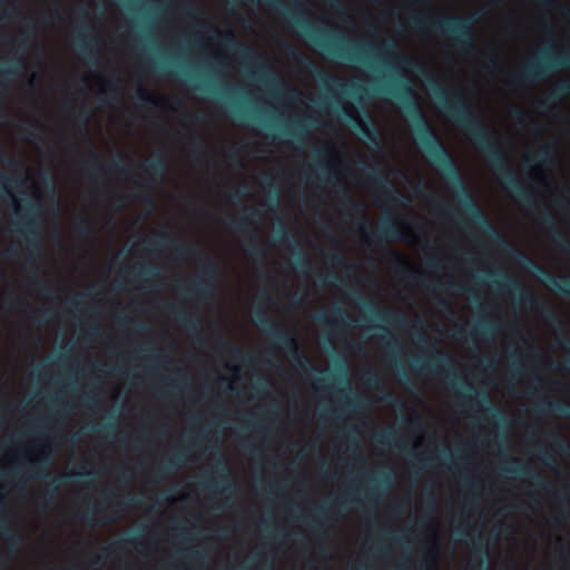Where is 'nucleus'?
Returning a JSON list of instances; mask_svg holds the SVG:
<instances>
[{"mask_svg":"<svg viewBox=\"0 0 570 570\" xmlns=\"http://www.w3.org/2000/svg\"><path fill=\"white\" fill-rule=\"evenodd\" d=\"M340 195H341V199H342V204L350 208V209H355L357 206H356V203L353 200V198L351 197V195L348 194L347 190H341L340 191Z\"/></svg>","mask_w":570,"mask_h":570,"instance_id":"60","label":"nucleus"},{"mask_svg":"<svg viewBox=\"0 0 570 570\" xmlns=\"http://www.w3.org/2000/svg\"><path fill=\"white\" fill-rule=\"evenodd\" d=\"M135 266V276L142 281H148L155 276H158L160 271L158 267L147 265L145 263H137Z\"/></svg>","mask_w":570,"mask_h":570,"instance_id":"40","label":"nucleus"},{"mask_svg":"<svg viewBox=\"0 0 570 570\" xmlns=\"http://www.w3.org/2000/svg\"><path fill=\"white\" fill-rule=\"evenodd\" d=\"M374 494V488H371L367 492H366V503H371L372 501V497ZM353 503H356L357 505L360 507H364L365 505V501L360 499V498H356L354 497L353 494L348 493V494H345L343 495L337 502H336V507L337 508H343V509H347L351 504Z\"/></svg>","mask_w":570,"mask_h":570,"instance_id":"35","label":"nucleus"},{"mask_svg":"<svg viewBox=\"0 0 570 570\" xmlns=\"http://www.w3.org/2000/svg\"><path fill=\"white\" fill-rule=\"evenodd\" d=\"M29 284L36 287L42 296H49L51 294V288L39 277L37 272L30 275Z\"/></svg>","mask_w":570,"mask_h":570,"instance_id":"46","label":"nucleus"},{"mask_svg":"<svg viewBox=\"0 0 570 570\" xmlns=\"http://www.w3.org/2000/svg\"><path fill=\"white\" fill-rule=\"evenodd\" d=\"M216 451L218 454L217 455V464H216L217 479H214L212 475H206L202 483L204 487H206L208 489H213V490H217V491H232L233 485L228 481L229 474L225 466V461H224L220 448L216 446Z\"/></svg>","mask_w":570,"mask_h":570,"instance_id":"19","label":"nucleus"},{"mask_svg":"<svg viewBox=\"0 0 570 570\" xmlns=\"http://www.w3.org/2000/svg\"><path fill=\"white\" fill-rule=\"evenodd\" d=\"M77 518L82 521L83 524L94 527L98 524L97 522V510L95 508L88 507L81 513H77Z\"/></svg>","mask_w":570,"mask_h":570,"instance_id":"47","label":"nucleus"},{"mask_svg":"<svg viewBox=\"0 0 570 570\" xmlns=\"http://www.w3.org/2000/svg\"><path fill=\"white\" fill-rule=\"evenodd\" d=\"M328 258H330L332 264H335V265H338V266H348L347 263H346V259L341 254L332 253L328 256Z\"/></svg>","mask_w":570,"mask_h":570,"instance_id":"63","label":"nucleus"},{"mask_svg":"<svg viewBox=\"0 0 570 570\" xmlns=\"http://www.w3.org/2000/svg\"><path fill=\"white\" fill-rule=\"evenodd\" d=\"M222 345L224 347H227L229 348L234 356L238 360H240L242 362H248L252 360V356L247 353H244L239 347L235 346V345H232V344H225V343H222Z\"/></svg>","mask_w":570,"mask_h":570,"instance_id":"52","label":"nucleus"},{"mask_svg":"<svg viewBox=\"0 0 570 570\" xmlns=\"http://www.w3.org/2000/svg\"><path fill=\"white\" fill-rule=\"evenodd\" d=\"M92 475H96V473L94 471H88V472H75V473H71V474H68V473H63L61 475H58V476H53L51 480H50V487H51V490L48 491L46 493V497L43 498V500L40 502V505L43 507V508H47L51 504V501H52V498H53V494L55 492L61 487V485H65L67 484L68 482H70L72 479L75 478H78V476H92Z\"/></svg>","mask_w":570,"mask_h":570,"instance_id":"25","label":"nucleus"},{"mask_svg":"<svg viewBox=\"0 0 570 570\" xmlns=\"http://www.w3.org/2000/svg\"><path fill=\"white\" fill-rule=\"evenodd\" d=\"M262 218L263 215L259 209L249 207L244 209V214L239 218L226 217L223 224L225 227L248 236L249 242L244 249L245 255L255 262L264 263L267 256L266 248L261 243L258 234L248 228L257 227Z\"/></svg>","mask_w":570,"mask_h":570,"instance_id":"10","label":"nucleus"},{"mask_svg":"<svg viewBox=\"0 0 570 570\" xmlns=\"http://www.w3.org/2000/svg\"><path fill=\"white\" fill-rule=\"evenodd\" d=\"M75 234L81 238L89 239L96 234V223L91 217H78L72 223Z\"/></svg>","mask_w":570,"mask_h":570,"instance_id":"29","label":"nucleus"},{"mask_svg":"<svg viewBox=\"0 0 570 570\" xmlns=\"http://www.w3.org/2000/svg\"><path fill=\"white\" fill-rule=\"evenodd\" d=\"M249 1L264 4L271 12L285 18L330 58L374 68L375 62L380 61L382 57L392 59V66L396 69L414 70L421 73L425 72L423 63L397 51L394 40H384L380 47H375L370 42H358L343 35L331 33L311 23L308 19L302 14L303 7L299 3L288 7L279 0Z\"/></svg>","mask_w":570,"mask_h":570,"instance_id":"2","label":"nucleus"},{"mask_svg":"<svg viewBox=\"0 0 570 570\" xmlns=\"http://www.w3.org/2000/svg\"><path fill=\"white\" fill-rule=\"evenodd\" d=\"M232 114L237 118V119H240V120H252L254 122H257V124H261L263 125L264 127H267L266 124H264L261 118L254 116L253 114L250 112H247V111H244V110H240V109H235L233 108L232 109Z\"/></svg>","mask_w":570,"mask_h":570,"instance_id":"50","label":"nucleus"},{"mask_svg":"<svg viewBox=\"0 0 570 570\" xmlns=\"http://www.w3.org/2000/svg\"><path fill=\"white\" fill-rule=\"evenodd\" d=\"M504 472L514 475L521 481H527L531 483L532 487L540 490H547L550 487L549 482L543 476L525 464L508 465L504 468Z\"/></svg>","mask_w":570,"mask_h":570,"instance_id":"20","label":"nucleus"},{"mask_svg":"<svg viewBox=\"0 0 570 570\" xmlns=\"http://www.w3.org/2000/svg\"><path fill=\"white\" fill-rule=\"evenodd\" d=\"M413 365L422 373L428 371L434 374L438 373L440 370H446L449 373L453 374L455 380H459V376L456 372L453 370V366L450 364L449 360L436 346H433L431 348L430 358L416 360L413 363Z\"/></svg>","mask_w":570,"mask_h":570,"instance_id":"18","label":"nucleus"},{"mask_svg":"<svg viewBox=\"0 0 570 570\" xmlns=\"http://www.w3.org/2000/svg\"><path fill=\"white\" fill-rule=\"evenodd\" d=\"M45 214V207L40 200L28 202L21 218L12 222V232L23 236L26 240L29 263H36L42 252Z\"/></svg>","mask_w":570,"mask_h":570,"instance_id":"8","label":"nucleus"},{"mask_svg":"<svg viewBox=\"0 0 570 570\" xmlns=\"http://www.w3.org/2000/svg\"><path fill=\"white\" fill-rule=\"evenodd\" d=\"M561 67H570V53L564 56L553 49H546L540 56L512 73L510 79L513 83L533 82L543 79Z\"/></svg>","mask_w":570,"mask_h":570,"instance_id":"9","label":"nucleus"},{"mask_svg":"<svg viewBox=\"0 0 570 570\" xmlns=\"http://www.w3.org/2000/svg\"><path fill=\"white\" fill-rule=\"evenodd\" d=\"M87 27H83L77 35L75 39V46L76 48L88 58L89 61L96 62L97 61V47L94 42H88L87 40Z\"/></svg>","mask_w":570,"mask_h":570,"instance_id":"28","label":"nucleus"},{"mask_svg":"<svg viewBox=\"0 0 570 570\" xmlns=\"http://www.w3.org/2000/svg\"><path fill=\"white\" fill-rule=\"evenodd\" d=\"M365 476L374 483L375 487L390 485L391 484V475L389 472H380V473H366Z\"/></svg>","mask_w":570,"mask_h":570,"instance_id":"48","label":"nucleus"},{"mask_svg":"<svg viewBox=\"0 0 570 570\" xmlns=\"http://www.w3.org/2000/svg\"><path fill=\"white\" fill-rule=\"evenodd\" d=\"M23 67L22 57L16 59L10 65L0 67V78L2 80H9L17 77Z\"/></svg>","mask_w":570,"mask_h":570,"instance_id":"38","label":"nucleus"},{"mask_svg":"<svg viewBox=\"0 0 570 570\" xmlns=\"http://www.w3.org/2000/svg\"><path fill=\"white\" fill-rule=\"evenodd\" d=\"M568 95H570V82L564 79L558 80L550 92L538 102V109L549 111L551 110V102H558Z\"/></svg>","mask_w":570,"mask_h":570,"instance_id":"23","label":"nucleus"},{"mask_svg":"<svg viewBox=\"0 0 570 570\" xmlns=\"http://www.w3.org/2000/svg\"><path fill=\"white\" fill-rule=\"evenodd\" d=\"M453 389L458 396L463 401L471 403H483L487 404L484 411L493 416L501 415L500 412L491 404V400L488 393L478 392L471 384H466L465 389H461L456 382H453Z\"/></svg>","mask_w":570,"mask_h":570,"instance_id":"21","label":"nucleus"},{"mask_svg":"<svg viewBox=\"0 0 570 570\" xmlns=\"http://www.w3.org/2000/svg\"><path fill=\"white\" fill-rule=\"evenodd\" d=\"M380 318L396 328H405L410 324L405 315L401 312L392 313L391 311L384 309Z\"/></svg>","mask_w":570,"mask_h":570,"instance_id":"33","label":"nucleus"},{"mask_svg":"<svg viewBox=\"0 0 570 570\" xmlns=\"http://www.w3.org/2000/svg\"><path fill=\"white\" fill-rule=\"evenodd\" d=\"M358 233L370 245L392 243L404 239L403 229L392 216L384 217L380 222L376 232H373L371 226L365 220H362L358 225Z\"/></svg>","mask_w":570,"mask_h":570,"instance_id":"11","label":"nucleus"},{"mask_svg":"<svg viewBox=\"0 0 570 570\" xmlns=\"http://www.w3.org/2000/svg\"><path fill=\"white\" fill-rule=\"evenodd\" d=\"M429 88L445 116L453 120L466 138L483 154L493 175L509 190L514 199L525 206L535 203L538 195L525 187L511 168L507 154L494 138L489 126L471 110L464 96L455 92L452 97L433 77L428 78Z\"/></svg>","mask_w":570,"mask_h":570,"instance_id":"3","label":"nucleus"},{"mask_svg":"<svg viewBox=\"0 0 570 570\" xmlns=\"http://www.w3.org/2000/svg\"><path fill=\"white\" fill-rule=\"evenodd\" d=\"M134 101L138 106L148 105L151 107H157L159 105L158 100L142 87H139L136 90L134 95Z\"/></svg>","mask_w":570,"mask_h":570,"instance_id":"42","label":"nucleus"},{"mask_svg":"<svg viewBox=\"0 0 570 570\" xmlns=\"http://www.w3.org/2000/svg\"><path fill=\"white\" fill-rule=\"evenodd\" d=\"M562 348H564L569 355L566 357L562 364L554 366L556 370L570 372V341L561 343Z\"/></svg>","mask_w":570,"mask_h":570,"instance_id":"54","label":"nucleus"},{"mask_svg":"<svg viewBox=\"0 0 570 570\" xmlns=\"http://www.w3.org/2000/svg\"><path fill=\"white\" fill-rule=\"evenodd\" d=\"M501 330L500 325H492L485 318H480L473 331L466 332L461 325L456 326L452 336L458 341H465L468 343H476L479 337L484 340L493 338L494 335Z\"/></svg>","mask_w":570,"mask_h":570,"instance_id":"17","label":"nucleus"},{"mask_svg":"<svg viewBox=\"0 0 570 570\" xmlns=\"http://www.w3.org/2000/svg\"><path fill=\"white\" fill-rule=\"evenodd\" d=\"M334 315H330L326 311H322L315 315V320L325 326L328 327H340L350 323V318L346 315L345 311L340 306L335 305L333 307Z\"/></svg>","mask_w":570,"mask_h":570,"instance_id":"26","label":"nucleus"},{"mask_svg":"<svg viewBox=\"0 0 570 570\" xmlns=\"http://www.w3.org/2000/svg\"><path fill=\"white\" fill-rule=\"evenodd\" d=\"M37 27L33 20H29L23 29L20 30L19 38L16 39L19 46L24 50L30 40L36 38Z\"/></svg>","mask_w":570,"mask_h":570,"instance_id":"36","label":"nucleus"},{"mask_svg":"<svg viewBox=\"0 0 570 570\" xmlns=\"http://www.w3.org/2000/svg\"><path fill=\"white\" fill-rule=\"evenodd\" d=\"M199 27L215 33L220 45L232 50L244 63L254 68L253 76L255 78L266 83L277 94L279 92V77L267 65L262 62V55L254 47L240 42L232 29L219 32L217 29L205 24H199Z\"/></svg>","mask_w":570,"mask_h":570,"instance_id":"7","label":"nucleus"},{"mask_svg":"<svg viewBox=\"0 0 570 570\" xmlns=\"http://www.w3.org/2000/svg\"><path fill=\"white\" fill-rule=\"evenodd\" d=\"M317 168L321 170L322 178H326L328 181L336 184L338 183L336 177V168L330 161H317Z\"/></svg>","mask_w":570,"mask_h":570,"instance_id":"45","label":"nucleus"},{"mask_svg":"<svg viewBox=\"0 0 570 570\" xmlns=\"http://www.w3.org/2000/svg\"><path fill=\"white\" fill-rule=\"evenodd\" d=\"M366 385L372 389H377L383 391V385L381 384L380 377L376 373L371 372L366 377Z\"/></svg>","mask_w":570,"mask_h":570,"instance_id":"58","label":"nucleus"},{"mask_svg":"<svg viewBox=\"0 0 570 570\" xmlns=\"http://www.w3.org/2000/svg\"><path fill=\"white\" fill-rule=\"evenodd\" d=\"M551 148L544 146L540 148L533 156L527 158V163L534 166H540L551 159Z\"/></svg>","mask_w":570,"mask_h":570,"instance_id":"44","label":"nucleus"},{"mask_svg":"<svg viewBox=\"0 0 570 570\" xmlns=\"http://www.w3.org/2000/svg\"><path fill=\"white\" fill-rule=\"evenodd\" d=\"M80 168L86 174L99 173L105 174V167L102 166L101 158L94 150L91 151V160H81L79 163Z\"/></svg>","mask_w":570,"mask_h":570,"instance_id":"34","label":"nucleus"},{"mask_svg":"<svg viewBox=\"0 0 570 570\" xmlns=\"http://www.w3.org/2000/svg\"><path fill=\"white\" fill-rule=\"evenodd\" d=\"M551 436L553 441H556L557 449L560 452L569 455V446L561 440L560 435L558 433H552Z\"/></svg>","mask_w":570,"mask_h":570,"instance_id":"62","label":"nucleus"},{"mask_svg":"<svg viewBox=\"0 0 570 570\" xmlns=\"http://www.w3.org/2000/svg\"><path fill=\"white\" fill-rule=\"evenodd\" d=\"M315 125H316V120L315 119H311L308 126L305 125V122L302 121V120H296L294 122L293 128L286 130L285 134L287 136L293 137L296 141H301L305 137V134L307 132V129L309 127H312V126H315Z\"/></svg>","mask_w":570,"mask_h":570,"instance_id":"39","label":"nucleus"},{"mask_svg":"<svg viewBox=\"0 0 570 570\" xmlns=\"http://www.w3.org/2000/svg\"><path fill=\"white\" fill-rule=\"evenodd\" d=\"M488 278L498 289L513 294L524 305L535 309H546L535 296L527 293L514 278L502 271H491Z\"/></svg>","mask_w":570,"mask_h":570,"instance_id":"12","label":"nucleus"},{"mask_svg":"<svg viewBox=\"0 0 570 570\" xmlns=\"http://www.w3.org/2000/svg\"><path fill=\"white\" fill-rule=\"evenodd\" d=\"M188 78L190 80V83L193 85V88L196 91L203 92V94H212L213 92L212 87L207 82L196 81L197 79L194 77H188Z\"/></svg>","mask_w":570,"mask_h":570,"instance_id":"53","label":"nucleus"},{"mask_svg":"<svg viewBox=\"0 0 570 570\" xmlns=\"http://www.w3.org/2000/svg\"><path fill=\"white\" fill-rule=\"evenodd\" d=\"M51 448L49 445H45L37 458L31 461L32 466L36 468V473L30 475L29 478H23L20 473V470L14 471V473L10 474L13 484L19 489H24L27 485V481L30 478H37L47 480L50 478L49 468L51 465Z\"/></svg>","mask_w":570,"mask_h":570,"instance_id":"14","label":"nucleus"},{"mask_svg":"<svg viewBox=\"0 0 570 570\" xmlns=\"http://www.w3.org/2000/svg\"><path fill=\"white\" fill-rule=\"evenodd\" d=\"M144 244L149 252L171 249L177 258H190L202 263L200 272L194 279L185 284V294L199 303H207L212 299L218 282L219 267L206 250L181 242L168 232H160L154 237L146 238Z\"/></svg>","mask_w":570,"mask_h":570,"instance_id":"4","label":"nucleus"},{"mask_svg":"<svg viewBox=\"0 0 570 570\" xmlns=\"http://www.w3.org/2000/svg\"><path fill=\"white\" fill-rule=\"evenodd\" d=\"M109 170L112 173H119V174H129V169L118 159H115L109 165Z\"/></svg>","mask_w":570,"mask_h":570,"instance_id":"59","label":"nucleus"},{"mask_svg":"<svg viewBox=\"0 0 570 570\" xmlns=\"http://www.w3.org/2000/svg\"><path fill=\"white\" fill-rule=\"evenodd\" d=\"M275 243L278 245H285L292 249L295 254V268L306 274L312 267L309 257L302 250L296 243L295 238L289 234L284 225H281L275 232Z\"/></svg>","mask_w":570,"mask_h":570,"instance_id":"16","label":"nucleus"},{"mask_svg":"<svg viewBox=\"0 0 570 570\" xmlns=\"http://www.w3.org/2000/svg\"><path fill=\"white\" fill-rule=\"evenodd\" d=\"M21 180L16 177H9L0 170V185L6 193H10V186H18Z\"/></svg>","mask_w":570,"mask_h":570,"instance_id":"49","label":"nucleus"},{"mask_svg":"<svg viewBox=\"0 0 570 570\" xmlns=\"http://www.w3.org/2000/svg\"><path fill=\"white\" fill-rule=\"evenodd\" d=\"M374 442L383 446H394L400 451H403V443L395 439V432L392 430H385L374 435Z\"/></svg>","mask_w":570,"mask_h":570,"instance_id":"32","label":"nucleus"},{"mask_svg":"<svg viewBox=\"0 0 570 570\" xmlns=\"http://www.w3.org/2000/svg\"><path fill=\"white\" fill-rule=\"evenodd\" d=\"M380 400L390 406H401L402 402L391 392H384Z\"/></svg>","mask_w":570,"mask_h":570,"instance_id":"56","label":"nucleus"},{"mask_svg":"<svg viewBox=\"0 0 570 570\" xmlns=\"http://www.w3.org/2000/svg\"><path fill=\"white\" fill-rule=\"evenodd\" d=\"M473 548L482 554H485L488 552V542L481 535H478L473 541Z\"/></svg>","mask_w":570,"mask_h":570,"instance_id":"61","label":"nucleus"},{"mask_svg":"<svg viewBox=\"0 0 570 570\" xmlns=\"http://www.w3.org/2000/svg\"><path fill=\"white\" fill-rule=\"evenodd\" d=\"M334 510L330 507L325 505H318L316 509L317 518L313 519L312 521V529L314 530H323L324 529V522L328 521L333 517Z\"/></svg>","mask_w":570,"mask_h":570,"instance_id":"41","label":"nucleus"},{"mask_svg":"<svg viewBox=\"0 0 570 570\" xmlns=\"http://www.w3.org/2000/svg\"><path fill=\"white\" fill-rule=\"evenodd\" d=\"M473 17L446 16L440 19H431L428 14H413L411 24L419 30H433L453 41L459 50L465 53L475 51L476 46L473 38Z\"/></svg>","mask_w":570,"mask_h":570,"instance_id":"6","label":"nucleus"},{"mask_svg":"<svg viewBox=\"0 0 570 570\" xmlns=\"http://www.w3.org/2000/svg\"><path fill=\"white\" fill-rule=\"evenodd\" d=\"M139 167L142 169V177L146 180L155 181L156 179H161L165 176L168 165L167 161L159 156L140 164Z\"/></svg>","mask_w":570,"mask_h":570,"instance_id":"24","label":"nucleus"},{"mask_svg":"<svg viewBox=\"0 0 570 570\" xmlns=\"http://www.w3.org/2000/svg\"><path fill=\"white\" fill-rule=\"evenodd\" d=\"M291 53L293 57L306 65V67L311 70L312 75L323 85L328 86L330 83L334 85L335 87H338L344 90H350L354 97L360 96L361 94L367 92L365 87L355 86L354 82H351L348 86H343L341 80L330 73H326L321 68L315 66L312 61L304 58L302 55L296 52L293 48H289Z\"/></svg>","mask_w":570,"mask_h":570,"instance_id":"15","label":"nucleus"},{"mask_svg":"<svg viewBox=\"0 0 570 570\" xmlns=\"http://www.w3.org/2000/svg\"><path fill=\"white\" fill-rule=\"evenodd\" d=\"M533 380H534L537 386L540 387V389H547V387H550L552 385H559V382L553 381V380L548 379V377H544L542 375H535Z\"/></svg>","mask_w":570,"mask_h":570,"instance_id":"57","label":"nucleus"},{"mask_svg":"<svg viewBox=\"0 0 570 570\" xmlns=\"http://www.w3.org/2000/svg\"><path fill=\"white\" fill-rule=\"evenodd\" d=\"M344 383H345L344 392L347 395V403H348L350 407L354 411H360V410L366 409L368 406V402L362 395L350 396L351 386L346 380H344Z\"/></svg>","mask_w":570,"mask_h":570,"instance_id":"43","label":"nucleus"},{"mask_svg":"<svg viewBox=\"0 0 570 570\" xmlns=\"http://www.w3.org/2000/svg\"><path fill=\"white\" fill-rule=\"evenodd\" d=\"M360 175L368 183H371L374 188L380 191L384 197L390 200H395V196L397 194V188L395 184L389 179L379 164H375L374 167H370L361 164L358 166Z\"/></svg>","mask_w":570,"mask_h":570,"instance_id":"13","label":"nucleus"},{"mask_svg":"<svg viewBox=\"0 0 570 570\" xmlns=\"http://www.w3.org/2000/svg\"><path fill=\"white\" fill-rule=\"evenodd\" d=\"M137 541H138V537H136V535L126 537V538L115 541L111 544V548L114 550H126L128 548V544L137 542Z\"/></svg>","mask_w":570,"mask_h":570,"instance_id":"51","label":"nucleus"},{"mask_svg":"<svg viewBox=\"0 0 570 570\" xmlns=\"http://www.w3.org/2000/svg\"><path fill=\"white\" fill-rule=\"evenodd\" d=\"M346 119L351 121L352 126L357 129L362 136L372 145L380 147V139H379V132L376 128L366 121H361L355 119L353 114L345 112Z\"/></svg>","mask_w":570,"mask_h":570,"instance_id":"27","label":"nucleus"},{"mask_svg":"<svg viewBox=\"0 0 570 570\" xmlns=\"http://www.w3.org/2000/svg\"><path fill=\"white\" fill-rule=\"evenodd\" d=\"M175 320L184 325L188 333H198L202 330L200 318L193 312L179 309L175 314Z\"/></svg>","mask_w":570,"mask_h":570,"instance_id":"30","label":"nucleus"},{"mask_svg":"<svg viewBox=\"0 0 570 570\" xmlns=\"http://www.w3.org/2000/svg\"><path fill=\"white\" fill-rule=\"evenodd\" d=\"M538 411L540 413H551V412H558L564 415L570 416V405L566 406L561 404L560 402L553 401V400H544L540 403L538 406Z\"/></svg>","mask_w":570,"mask_h":570,"instance_id":"37","label":"nucleus"},{"mask_svg":"<svg viewBox=\"0 0 570 570\" xmlns=\"http://www.w3.org/2000/svg\"><path fill=\"white\" fill-rule=\"evenodd\" d=\"M542 223L554 230V234L552 236V240L553 243L566 254L570 255V246L568 245L567 240L564 239V237L561 235L560 232L557 230L556 228V224H554V219L552 217V215L550 214H547L543 216L542 218Z\"/></svg>","mask_w":570,"mask_h":570,"instance_id":"31","label":"nucleus"},{"mask_svg":"<svg viewBox=\"0 0 570 570\" xmlns=\"http://www.w3.org/2000/svg\"><path fill=\"white\" fill-rule=\"evenodd\" d=\"M415 140L425 153L434 168L454 190L456 198L465 209L473 225L487 235L497 246L515 253L519 261L535 273L542 282L559 294L570 297V277L557 276L540 266L527 255L517 252L508 240L490 224L484 213L478 207L470 195L460 169L445 145L430 125L415 92Z\"/></svg>","mask_w":570,"mask_h":570,"instance_id":"1","label":"nucleus"},{"mask_svg":"<svg viewBox=\"0 0 570 570\" xmlns=\"http://www.w3.org/2000/svg\"><path fill=\"white\" fill-rule=\"evenodd\" d=\"M382 341L384 342L385 345L387 346H393V347H397L400 348L401 347V343L399 342V340L392 335V334H389V335H385V336H382Z\"/></svg>","mask_w":570,"mask_h":570,"instance_id":"64","label":"nucleus"},{"mask_svg":"<svg viewBox=\"0 0 570 570\" xmlns=\"http://www.w3.org/2000/svg\"><path fill=\"white\" fill-rule=\"evenodd\" d=\"M254 322L274 341L277 346L287 353L291 360L295 362L298 371H306L315 374L317 376V382H322L324 384H327L330 381H336V379H342L344 365H341L338 376L330 373L328 371H322L313 366L308 357L299 348L296 336L289 333L284 326L276 324L265 311H256L254 314Z\"/></svg>","mask_w":570,"mask_h":570,"instance_id":"5","label":"nucleus"},{"mask_svg":"<svg viewBox=\"0 0 570 570\" xmlns=\"http://www.w3.org/2000/svg\"><path fill=\"white\" fill-rule=\"evenodd\" d=\"M187 452L183 449L173 450L169 456H166L156 469V475L163 478L168 473L175 472L186 463Z\"/></svg>","mask_w":570,"mask_h":570,"instance_id":"22","label":"nucleus"},{"mask_svg":"<svg viewBox=\"0 0 570 570\" xmlns=\"http://www.w3.org/2000/svg\"><path fill=\"white\" fill-rule=\"evenodd\" d=\"M115 426L116 425L114 423H105V424H100V425H92V426H90L89 430L97 432L100 435L107 436V435H109L110 431H112L115 429Z\"/></svg>","mask_w":570,"mask_h":570,"instance_id":"55","label":"nucleus"}]
</instances>
